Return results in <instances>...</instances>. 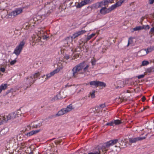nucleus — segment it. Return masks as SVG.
I'll use <instances>...</instances> for the list:
<instances>
[{"label":"nucleus","mask_w":154,"mask_h":154,"mask_svg":"<svg viewBox=\"0 0 154 154\" xmlns=\"http://www.w3.org/2000/svg\"><path fill=\"white\" fill-rule=\"evenodd\" d=\"M65 57L67 59H68L69 58V56L67 55H66V56H65Z\"/></svg>","instance_id":"52"},{"label":"nucleus","mask_w":154,"mask_h":154,"mask_svg":"<svg viewBox=\"0 0 154 154\" xmlns=\"http://www.w3.org/2000/svg\"><path fill=\"white\" fill-rule=\"evenodd\" d=\"M96 61L95 60L92 61H91L92 65L93 66L95 64Z\"/></svg>","instance_id":"48"},{"label":"nucleus","mask_w":154,"mask_h":154,"mask_svg":"<svg viewBox=\"0 0 154 154\" xmlns=\"http://www.w3.org/2000/svg\"><path fill=\"white\" fill-rule=\"evenodd\" d=\"M40 75V73L39 72H37L35 73L32 75L34 79L37 80V78L39 77Z\"/></svg>","instance_id":"22"},{"label":"nucleus","mask_w":154,"mask_h":154,"mask_svg":"<svg viewBox=\"0 0 154 154\" xmlns=\"http://www.w3.org/2000/svg\"><path fill=\"white\" fill-rule=\"evenodd\" d=\"M85 32L86 31L85 30H82L81 31H78L77 32L79 36L85 33Z\"/></svg>","instance_id":"30"},{"label":"nucleus","mask_w":154,"mask_h":154,"mask_svg":"<svg viewBox=\"0 0 154 154\" xmlns=\"http://www.w3.org/2000/svg\"><path fill=\"white\" fill-rule=\"evenodd\" d=\"M79 35H78V33L77 32L75 33H74L72 36H71L72 38H75L77 37Z\"/></svg>","instance_id":"33"},{"label":"nucleus","mask_w":154,"mask_h":154,"mask_svg":"<svg viewBox=\"0 0 154 154\" xmlns=\"http://www.w3.org/2000/svg\"><path fill=\"white\" fill-rule=\"evenodd\" d=\"M42 125V123L40 122L37 124L36 122H34L32 123L31 124V126L35 128H38Z\"/></svg>","instance_id":"12"},{"label":"nucleus","mask_w":154,"mask_h":154,"mask_svg":"<svg viewBox=\"0 0 154 154\" xmlns=\"http://www.w3.org/2000/svg\"><path fill=\"white\" fill-rule=\"evenodd\" d=\"M150 32L152 33H154V27L151 29Z\"/></svg>","instance_id":"46"},{"label":"nucleus","mask_w":154,"mask_h":154,"mask_svg":"<svg viewBox=\"0 0 154 154\" xmlns=\"http://www.w3.org/2000/svg\"><path fill=\"white\" fill-rule=\"evenodd\" d=\"M153 127H154V126H153L152 127H151V125H149L148 126H147V128L148 129L151 130L152 129V128H153Z\"/></svg>","instance_id":"40"},{"label":"nucleus","mask_w":154,"mask_h":154,"mask_svg":"<svg viewBox=\"0 0 154 154\" xmlns=\"http://www.w3.org/2000/svg\"><path fill=\"white\" fill-rule=\"evenodd\" d=\"M22 9L20 8H17L9 14H8V17L9 18H11L12 16L15 17L22 13Z\"/></svg>","instance_id":"5"},{"label":"nucleus","mask_w":154,"mask_h":154,"mask_svg":"<svg viewBox=\"0 0 154 154\" xmlns=\"http://www.w3.org/2000/svg\"><path fill=\"white\" fill-rule=\"evenodd\" d=\"M58 95H56V96H55L52 99V100H57L58 99H59L58 98Z\"/></svg>","instance_id":"37"},{"label":"nucleus","mask_w":154,"mask_h":154,"mask_svg":"<svg viewBox=\"0 0 154 154\" xmlns=\"http://www.w3.org/2000/svg\"><path fill=\"white\" fill-rule=\"evenodd\" d=\"M95 35V33H92V34H91L90 35L88 36L86 38V41H88L91 38H92V37H94Z\"/></svg>","instance_id":"26"},{"label":"nucleus","mask_w":154,"mask_h":154,"mask_svg":"<svg viewBox=\"0 0 154 154\" xmlns=\"http://www.w3.org/2000/svg\"><path fill=\"white\" fill-rule=\"evenodd\" d=\"M149 63L148 61L144 60L142 61V65L143 66H144L147 65Z\"/></svg>","instance_id":"32"},{"label":"nucleus","mask_w":154,"mask_h":154,"mask_svg":"<svg viewBox=\"0 0 154 154\" xmlns=\"http://www.w3.org/2000/svg\"><path fill=\"white\" fill-rule=\"evenodd\" d=\"M52 76L51 75L50 73L46 75L47 79H48L51 77Z\"/></svg>","instance_id":"42"},{"label":"nucleus","mask_w":154,"mask_h":154,"mask_svg":"<svg viewBox=\"0 0 154 154\" xmlns=\"http://www.w3.org/2000/svg\"><path fill=\"white\" fill-rule=\"evenodd\" d=\"M8 131L7 128H6L2 129L0 132L1 135L2 136V135H3L5 134Z\"/></svg>","instance_id":"21"},{"label":"nucleus","mask_w":154,"mask_h":154,"mask_svg":"<svg viewBox=\"0 0 154 154\" xmlns=\"http://www.w3.org/2000/svg\"><path fill=\"white\" fill-rule=\"evenodd\" d=\"M45 76V75H44V76H43L42 77V78H43V77H44V76Z\"/></svg>","instance_id":"58"},{"label":"nucleus","mask_w":154,"mask_h":154,"mask_svg":"<svg viewBox=\"0 0 154 154\" xmlns=\"http://www.w3.org/2000/svg\"><path fill=\"white\" fill-rule=\"evenodd\" d=\"M94 5L95 8H100L104 5L103 1H102L96 3Z\"/></svg>","instance_id":"15"},{"label":"nucleus","mask_w":154,"mask_h":154,"mask_svg":"<svg viewBox=\"0 0 154 154\" xmlns=\"http://www.w3.org/2000/svg\"><path fill=\"white\" fill-rule=\"evenodd\" d=\"M25 44V42L23 41L21 42L19 45L17 46L15 48L13 53L15 54L17 56L19 55L23 49V47Z\"/></svg>","instance_id":"4"},{"label":"nucleus","mask_w":154,"mask_h":154,"mask_svg":"<svg viewBox=\"0 0 154 154\" xmlns=\"http://www.w3.org/2000/svg\"><path fill=\"white\" fill-rule=\"evenodd\" d=\"M103 2L104 5H108L109 3H111L110 0H104L103 1Z\"/></svg>","instance_id":"29"},{"label":"nucleus","mask_w":154,"mask_h":154,"mask_svg":"<svg viewBox=\"0 0 154 154\" xmlns=\"http://www.w3.org/2000/svg\"><path fill=\"white\" fill-rule=\"evenodd\" d=\"M66 111H65V110L64 108H63L61 109L55 115L56 116H61L63 115L64 114L66 113Z\"/></svg>","instance_id":"16"},{"label":"nucleus","mask_w":154,"mask_h":154,"mask_svg":"<svg viewBox=\"0 0 154 154\" xmlns=\"http://www.w3.org/2000/svg\"><path fill=\"white\" fill-rule=\"evenodd\" d=\"M145 76V74H141L140 75H139L138 76H136V77H137L138 79H140L143 78H144Z\"/></svg>","instance_id":"34"},{"label":"nucleus","mask_w":154,"mask_h":154,"mask_svg":"<svg viewBox=\"0 0 154 154\" xmlns=\"http://www.w3.org/2000/svg\"><path fill=\"white\" fill-rule=\"evenodd\" d=\"M85 62L83 61L80 63L74 66L72 69V76L74 78L76 77L79 73L83 74L85 72H88L89 65L85 66Z\"/></svg>","instance_id":"1"},{"label":"nucleus","mask_w":154,"mask_h":154,"mask_svg":"<svg viewBox=\"0 0 154 154\" xmlns=\"http://www.w3.org/2000/svg\"><path fill=\"white\" fill-rule=\"evenodd\" d=\"M145 109V108H143V110H144V109Z\"/></svg>","instance_id":"59"},{"label":"nucleus","mask_w":154,"mask_h":154,"mask_svg":"<svg viewBox=\"0 0 154 154\" xmlns=\"http://www.w3.org/2000/svg\"><path fill=\"white\" fill-rule=\"evenodd\" d=\"M8 87L7 84H2L0 86V88L2 90H4L7 88Z\"/></svg>","instance_id":"25"},{"label":"nucleus","mask_w":154,"mask_h":154,"mask_svg":"<svg viewBox=\"0 0 154 154\" xmlns=\"http://www.w3.org/2000/svg\"><path fill=\"white\" fill-rule=\"evenodd\" d=\"M90 0H84L81 1L80 3H79L76 6L77 8H81L82 6L89 3Z\"/></svg>","instance_id":"9"},{"label":"nucleus","mask_w":154,"mask_h":154,"mask_svg":"<svg viewBox=\"0 0 154 154\" xmlns=\"http://www.w3.org/2000/svg\"><path fill=\"white\" fill-rule=\"evenodd\" d=\"M131 40L130 39V38H129L128 39V45H127V46H128L129 44H130V40Z\"/></svg>","instance_id":"49"},{"label":"nucleus","mask_w":154,"mask_h":154,"mask_svg":"<svg viewBox=\"0 0 154 154\" xmlns=\"http://www.w3.org/2000/svg\"><path fill=\"white\" fill-rule=\"evenodd\" d=\"M73 109L74 108L71 104H70L67 106L66 108H64L65 111H66V113L71 111L72 109Z\"/></svg>","instance_id":"18"},{"label":"nucleus","mask_w":154,"mask_h":154,"mask_svg":"<svg viewBox=\"0 0 154 154\" xmlns=\"http://www.w3.org/2000/svg\"><path fill=\"white\" fill-rule=\"evenodd\" d=\"M20 111V110H18L7 116L4 114L0 115V125L4 122H7L9 120L13 119L17 117H19L20 116V115L19 114Z\"/></svg>","instance_id":"3"},{"label":"nucleus","mask_w":154,"mask_h":154,"mask_svg":"<svg viewBox=\"0 0 154 154\" xmlns=\"http://www.w3.org/2000/svg\"><path fill=\"white\" fill-rule=\"evenodd\" d=\"M108 150V149L107 150H106V151H103L102 150H101V151H102L103 152L104 151L106 152V151H107ZM102 153V154H103V153H104V152H103V153H102Z\"/></svg>","instance_id":"55"},{"label":"nucleus","mask_w":154,"mask_h":154,"mask_svg":"<svg viewBox=\"0 0 154 154\" xmlns=\"http://www.w3.org/2000/svg\"><path fill=\"white\" fill-rule=\"evenodd\" d=\"M72 38L71 36H69L66 38L64 41V43L67 45H69V46L70 45L69 44L72 42Z\"/></svg>","instance_id":"14"},{"label":"nucleus","mask_w":154,"mask_h":154,"mask_svg":"<svg viewBox=\"0 0 154 154\" xmlns=\"http://www.w3.org/2000/svg\"><path fill=\"white\" fill-rule=\"evenodd\" d=\"M148 54V52H147L146 49H142L141 50L138 52V54L140 56H143L146 55Z\"/></svg>","instance_id":"17"},{"label":"nucleus","mask_w":154,"mask_h":154,"mask_svg":"<svg viewBox=\"0 0 154 154\" xmlns=\"http://www.w3.org/2000/svg\"><path fill=\"white\" fill-rule=\"evenodd\" d=\"M146 51L148 52V53L149 52H150L152 51V50L151 48H147L146 50Z\"/></svg>","instance_id":"45"},{"label":"nucleus","mask_w":154,"mask_h":154,"mask_svg":"<svg viewBox=\"0 0 154 154\" xmlns=\"http://www.w3.org/2000/svg\"><path fill=\"white\" fill-rule=\"evenodd\" d=\"M145 28V26L143 25L142 26H137L133 29V32L134 31H138L141 30Z\"/></svg>","instance_id":"20"},{"label":"nucleus","mask_w":154,"mask_h":154,"mask_svg":"<svg viewBox=\"0 0 154 154\" xmlns=\"http://www.w3.org/2000/svg\"><path fill=\"white\" fill-rule=\"evenodd\" d=\"M17 62V60L16 59H14V60L11 61L10 62V64L11 65H14L15 63H16Z\"/></svg>","instance_id":"36"},{"label":"nucleus","mask_w":154,"mask_h":154,"mask_svg":"<svg viewBox=\"0 0 154 154\" xmlns=\"http://www.w3.org/2000/svg\"><path fill=\"white\" fill-rule=\"evenodd\" d=\"M36 79H34L32 75H31L30 76H28L26 78V83L28 84V85L27 86V88L30 87L31 85L33 84Z\"/></svg>","instance_id":"7"},{"label":"nucleus","mask_w":154,"mask_h":154,"mask_svg":"<svg viewBox=\"0 0 154 154\" xmlns=\"http://www.w3.org/2000/svg\"><path fill=\"white\" fill-rule=\"evenodd\" d=\"M90 84L91 85H94L96 87L98 86L105 87L106 84L103 82L97 81H92L90 82Z\"/></svg>","instance_id":"6"},{"label":"nucleus","mask_w":154,"mask_h":154,"mask_svg":"<svg viewBox=\"0 0 154 154\" xmlns=\"http://www.w3.org/2000/svg\"><path fill=\"white\" fill-rule=\"evenodd\" d=\"M72 86V85H70L69 83H67L66 85H65V88H66V87H71Z\"/></svg>","instance_id":"43"},{"label":"nucleus","mask_w":154,"mask_h":154,"mask_svg":"<svg viewBox=\"0 0 154 154\" xmlns=\"http://www.w3.org/2000/svg\"><path fill=\"white\" fill-rule=\"evenodd\" d=\"M127 1H128V0H119L117 2L120 6H121L123 3Z\"/></svg>","instance_id":"31"},{"label":"nucleus","mask_w":154,"mask_h":154,"mask_svg":"<svg viewBox=\"0 0 154 154\" xmlns=\"http://www.w3.org/2000/svg\"><path fill=\"white\" fill-rule=\"evenodd\" d=\"M110 12L109 8H107L106 7H102L100 10V13L103 15H105L107 13Z\"/></svg>","instance_id":"10"},{"label":"nucleus","mask_w":154,"mask_h":154,"mask_svg":"<svg viewBox=\"0 0 154 154\" xmlns=\"http://www.w3.org/2000/svg\"><path fill=\"white\" fill-rule=\"evenodd\" d=\"M146 72L147 73H150L154 72V68L152 67L147 69L146 70Z\"/></svg>","instance_id":"24"},{"label":"nucleus","mask_w":154,"mask_h":154,"mask_svg":"<svg viewBox=\"0 0 154 154\" xmlns=\"http://www.w3.org/2000/svg\"><path fill=\"white\" fill-rule=\"evenodd\" d=\"M114 123L116 125H119L122 123L121 121L119 120H116L114 122Z\"/></svg>","instance_id":"28"},{"label":"nucleus","mask_w":154,"mask_h":154,"mask_svg":"<svg viewBox=\"0 0 154 154\" xmlns=\"http://www.w3.org/2000/svg\"><path fill=\"white\" fill-rule=\"evenodd\" d=\"M12 90L13 89H11L10 90H9V91H7V92L6 93L7 94H8V93H9L10 92H11Z\"/></svg>","instance_id":"50"},{"label":"nucleus","mask_w":154,"mask_h":154,"mask_svg":"<svg viewBox=\"0 0 154 154\" xmlns=\"http://www.w3.org/2000/svg\"><path fill=\"white\" fill-rule=\"evenodd\" d=\"M149 3L150 4H152L154 2V0H149Z\"/></svg>","instance_id":"41"},{"label":"nucleus","mask_w":154,"mask_h":154,"mask_svg":"<svg viewBox=\"0 0 154 154\" xmlns=\"http://www.w3.org/2000/svg\"><path fill=\"white\" fill-rule=\"evenodd\" d=\"M146 137H138L136 138H129V141L131 143H134L139 140H141L146 138L147 134H146Z\"/></svg>","instance_id":"8"},{"label":"nucleus","mask_w":154,"mask_h":154,"mask_svg":"<svg viewBox=\"0 0 154 154\" xmlns=\"http://www.w3.org/2000/svg\"><path fill=\"white\" fill-rule=\"evenodd\" d=\"M60 71V69L59 68H57L56 69L54 70L53 71L50 73L51 75L52 76L54 75L55 74L58 73Z\"/></svg>","instance_id":"23"},{"label":"nucleus","mask_w":154,"mask_h":154,"mask_svg":"<svg viewBox=\"0 0 154 154\" xmlns=\"http://www.w3.org/2000/svg\"><path fill=\"white\" fill-rule=\"evenodd\" d=\"M114 123V122L113 121H111L110 122L107 123L106 124V125H109L110 126H113V125Z\"/></svg>","instance_id":"35"},{"label":"nucleus","mask_w":154,"mask_h":154,"mask_svg":"<svg viewBox=\"0 0 154 154\" xmlns=\"http://www.w3.org/2000/svg\"><path fill=\"white\" fill-rule=\"evenodd\" d=\"M118 141V139L110 140L103 143L101 149L96 148L93 152H89L88 154H102L101 150L103 151L107 150L110 146L116 144Z\"/></svg>","instance_id":"2"},{"label":"nucleus","mask_w":154,"mask_h":154,"mask_svg":"<svg viewBox=\"0 0 154 154\" xmlns=\"http://www.w3.org/2000/svg\"><path fill=\"white\" fill-rule=\"evenodd\" d=\"M120 6L118 2H116L115 4L112 5L111 7L109 8L110 12L116 8H117Z\"/></svg>","instance_id":"13"},{"label":"nucleus","mask_w":154,"mask_h":154,"mask_svg":"<svg viewBox=\"0 0 154 154\" xmlns=\"http://www.w3.org/2000/svg\"><path fill=\"white\" fill-rule=\"evenodd\" d=\"M48 38V37L47 36H46L45 35V37H43V38L44 39H46V38Z\"/></svg>","instance_id":"53"},{"label":"nucleus","mask_w":154,"mask_h":154,"mask_svg":"<svg viewBox=\"0 0 154 154\" xmlns=\"http://www.w3.org/2000/svg\"><path fill=\"white\" fill-rule=\"evenodd\" d=\"M153 129H154V126L153 127Z\"/></svg>","instance_id":"60"},{"label":"nucleus","mask_w":154,"mask_h":154,"mask_svg":"<svg viewBox=\"0 0 154 154\" xmlns=\"http://www.w3.org/2000/svg\"><path fill=\"white\" fill-rule=\"evenodd\" d=\"M150 28V27L148 25H146L145 26V29H149Z\"/></svg>","instance_id":"47"},{"label":"nucleus","mask_w":154,"mask_h":154,"mask_svg":"<svg viewBox=\"0 0 154 154\" xmlns=\"http://www.w3.org/2000/svg\"><path fill=\"white\" fill-rule=\"evenodd\" d=\"M40 131V129L35 131H32L26 133L25 135L27 137H30L38 133Z\"/></svg>","instance_id":"11"},{"label":"nucleus","mask_w":154,"mask_h":154,"mask_svg":"<svg viewBox=\"0 0 154 154\" xmlns=\"http://www.w3.org/2000/svg\"><path fill=\"white\" fill-rule=\"evenodd\" d=\"M0 70L2 72H4L5 71V69L4 67H1L0 68Z\"/></svg>","instance_id":"38"},{"label":"nucleus","mask_w":154,"mask_h":154,"mask_svg":"<svg viewBox=\"0 0 154 154\" xmlns=\"http://www.w3.org/2000/svg\"><path fill=\"white\" fill-rule=\"evenodd\" d=\"M119 84H122V85H120V87H121L123 86V83L122 81H118V85H119Z\"/></svg>","instance_id":"39"},{"label":"nucleus","mask_w":154,"mask_h":154,"mask_svg":"<svg viewBox=\"0 0 154 154\" xmlns=\"http://www.w3.org/2000/svg\"><path fill=\"white\" fill-rule=\"evenodd\" d=\"M105 107V104H102L100 105V107L102 108H104Z\"/></svg>","instance_id":"44"},{"label":"nucleus","mask_w":154,"mask_h":154,"mask_svg":"<svg viewBox=\"0 0 154 154\" xmlns=\"http://www.w3.org/2000/svg\"><path fill=\"white\" fill-rule=\"evenodd\" d=\"M36 33L38 35L39 37L43 36V34L45 33V31L42 30L41 29H38L36 31Z\"/></svg>","instance_id":"19"},{"label":"nucleus","mask_w":154,"mask_h":154,"mask_svg":"<svg viewBox=\"0 0 154 154\" xmlns=\"http://www.w3.org/2000/svg\"><path fill=\"white\" fill-rule=\"evenodd\" d=\"M142 99L143 101H144L146 99V98L144 97H143Z\"/></svg>","instance_id":"51"},{"label":"nucleus","mask_w":154,"mask_h":154,"mask_svg":"<svg viewBox=\"0 0 154 154\" xmlns=\"http://www.w3.org/2000/svg\"><path fill=\"white\" fill-rule=\"evenodd\" d=\"M152 99V100H154V95L153 96Z\"/></svg>","instance_id":"56"},{"label":"nucleus","mask_w":154,"mask_h":154,"mask_svg":"<svg viewBox=\"0 0 154 154\" xmlns=\"http://www.w3.org/2000/svg\"><path fill=\"white\" fill-rule=\"evenodd\" d=\"M33 20H34V21H36V20H36V19H35V17H34V18H33Z\"/></svg>","instance_id":"54"},{"label":"nucleus","mask_w":154,"mask_h":154,"mask_svg":"<svg viewBox=\"0 0 154 154\" xmlns=\"http://www.w3.org/2000/svg\"><path fill=\"white\" fill-rule=\"evenodd\" d=\"M95 90H93L90 93V94L91 97L92 98H94L95 97Z\"/></svg>","instance_id":"27"},{"label":"nucleus","mask_w":154,"mask_h":154,"mask_svg":"<svg viewBox=\"0 0 154 154\" xmlns=\"http://www.w3.org/2000/svg\"><path fill=\"white\" fill-rule=\"evenodd\" d=\"M2 89H1V88H0V93L2 91Z\"/></svg>","instance_id":"57"}]
</instances>
